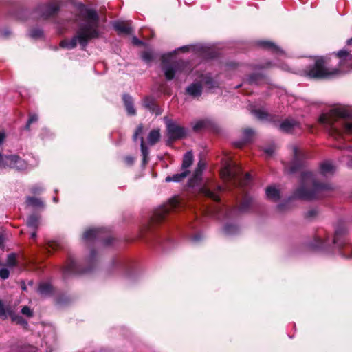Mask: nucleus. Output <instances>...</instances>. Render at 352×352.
Returning a JSON list of instances; mask_svg holds the SVG:
<instances>
[{"label": "nucleus", "instance_id": "61", "mask_svg": "<svg viewBox=\"0 0 352 352\" xmlns=\"http://www.w3.org/2000/svg\"><path fill=\"white\" fill-rule=\"evenodd\" d=\"M347 44L348 45H351L352 44V37L347 41Z\"/></svg>", "mask_w": 352, "mask_h": 352}, {"label": "nucleus", "instance_id": "59", "mask_svg": "<svg viewBox=\"0 0 352 352\" xmlns=\"http://www.w3.org/2000/svg\"><path fill=\"white\" fill-rule=\"evenodd\" d=\"M95 257V252L94 251H91V254H90V261H93L94 258Z\"/></svg>", "mask_w": 352, "mask_h": 352}, {"label": "nucleus", "instance_id": "35", "mask_svg": "<svg viewBox=\"0 0 352 352\" xmlns=\"http://www.w3.org/2000/svg\"><path fill=\"white\" fill-rule=\"evenodd\" d=\"M263 78V75L261 73H256L250 75L247 80L250 84H258Z\"/></svg>", "mask_w": 352, "mask_h": 352}, {"label": "nucleus", "instance_id": "62", "mask_svg": "<svg viewBox=\"0 0 352 352\" xmlns=\"http://www.w3.org/2000/svg\"><path fill=\"white\" fill-rule=\"evenodd\" d=\"M31 237L32 239H34L36 237V232H33L32 234H31Z\"/></svg>", "mask_w": 352, "mask_h": 352}, {"label": "nucleus", "instance_id": "22", "mask_svg": "<svg viewBox=\"0 0 352 352\" xmlns=\"http://www.w3.org/2000/svg\"><path fill=\"white\" fill-rule=\"evenodd\" d=\"M123 101L128 114L130 116L135 115L136 111L134 108L133 101L131 96L128 94H124L123 96Z\"/></svg>", "mask_w": 352, "mask_h": 352}, {"label": "nucleus", "instance_id": "30", "mask_svg": "<svg viewBox=\"0 0 352 352\" xmlns=\"http://www.w3.org/2000/svg\"><path fill=\"white\" fill-rule=\"evenodd\" d=\"M140 142H141V144H140L141 152H142V155L143 157L142 162H143V164H145L147 163V161H148L147 157L149 154V151H148V148L144 144V139L142 137H140Z\"/></svg>", "mask_w": 352, "mask_h": 352}, {"label": "nucleus", "instance_id": "9", "mask_svg": "<svg viewBox=\"0 0 352 352\" xmlns=\"http://www.w3.org/2000/svg\"><path fill=\"white\" fill-rule=\"evenodd\" d=\"M181 205L182 204L177 197H174L170 199L167 204L162 206L160 208L156 210V220L162 221L170 211L177 210L181 206Z\"/></svg>", "mask_w": 352, "mask_h": 352}, {"label": "nucleus", "instance_id": "40", "mask_svg": "<svg viewBox=\"0 0 352 352\" xmlns=\"http://www.w3.org/2000/svg\"><path fill=\"white\" fill-rule=\"evenodd\" d=\"M251 203H252V199L245 197L240 206V210L241 212L246 211L248 209V208L250 207V206L251 205Z\"/></svg>", "mask_w": 352, "mask_h": 352}, {"label": "nucleus", "instance_id": "29", "mask_svg": "<svg viewBox=\"0 0 352 352\" xmlns=\"http://www.w3.org/2000/svg\"><path fill=\"white\" fill-rule=\"evenodd\" d=\"M38 292L43 296H47L52 293V287L48 283H41L38 287Z\"/></svg>", "mask_w": 352, "mask_h": 352}, {"label": "nucleus", "instance_id": "26", "mask_svg": "<svg viewBox=\"0 0 352 352\" xmlns=\"http://www.w3.org/2000/svg\"><path fill=\"white\" fill-rule=\"evenodd\" d=\"M315 243L312 245L314 248H324L329 245V238L323 239L321 236H317L315 239Z\"/></svg>", "mask_w": 352, "mask_h": 352}, {"label": "nucleus", "instance_id": "51", "mask_svg": "<svg viewBox=\"0 0 352 352\" xmlns=\"http://www.w3.org/2000/svg\"><path fill=\"white\" fill-rule=\"evenodd\" d=\"M7 168V162L6 156H3L0 153V169Z\"/></svg>", "mask_w": 352, "mask_h": 352}, {"label": "nucleus", "instance_id": "6", "mask_svg": "<svg viewBox=\"0 0 352 352\" xmlns=\"http://www.w3.org/2000/svg\"><path fill=\"white\" fill-rule=\"evenodd\" d=\"M202 85L210 89L218 86V82L214 80L210 74H201L199 77V82H193L186 87V92L194 98L199 97L202 93Z\"/></svg>", "mask_w": 352, "mask_h": 352}, {"label": "nucleus", "instance_id": "63", "mask_svg": "<svg viewBox=\"0 0 352 352\" xmlns=\"http://www.w3.org/2000/svg\"><path fill=\"white\" fill-rule=\"evenodd\" d=\"M3 241V237L1 235H0V246L2 245Z\"/></svg>", "mask_w": 352, "mask_h": 352}, {"label": "nucleus", "instance_id": "44", "mask_svg": "<svg viewBox=\"0 0 352 352\" xmlns=\"http://www.w3.org/2000/svg\"><path fill=\"white\" fill-rule=\"evenodd\" d=\"M206 125V122L204 120L197 121L193 126L195 131H198L203 129Z\"/></svg>", "mask_w": 352, "mask_h": 352}, {"label": "nucleus", "instance_id": "12", "mask_svg": "<svg viewBox=\"0 0 352 352\" xmlns=\"http://www.w3.org/2000/svg\"><path fill=\"white\" fill-rule=\"evenodd\" d=\"M184 65L182 61L174 62L171 63H166L163 61L162 70L164 73L165 77L168 80L173 79L175 75L182 70Z\"/></svg>", "mask_w": 352, "mask_h": 352}, {"label": "nucleus", "instance_id": "24", "mask_svg": "<svg viewBox=\"0 0 352 352\" xmlns=\"http://www.w3.org/2000/svg\"><path fill=\"white\" fill-rule=\"evenodd\" d=\"M266 196L267 199L273 201H277L280 199V190L275 186H268L266 188Z\"/></svg>", "mask_w": 352, "mask_h": 352}, {"label": "nucleus", "instance_id": "13", "mask_svg": "<svg viewBox=\"0 0 352 352\" xmlns=\"http://www.w3.org/2000/svg\"><path fill=\"white\" fill-rule=\"evenodd\" d=\"M6 160L7 162V168L9 167L19 170L28 168L27 162L18 155H6Z\"/></svg>", "mask_w": 352, "mask_h": 352}, {"label": "nucleus", "instance_id": "3", "mask_svg": "<svg viewBox=\"0 0 352 352\" xmlns=\"http://www.w3.org/2000/svg\"><path fill=\"white\" fill-rule=\"evenodd\" d=\"M333 189L329 183H319L316 175L311 172H304L301 175V185L294 193V197L300 199L311 200L324 195Z\"/></svg>", "mask_w": 352, "mask_h": 352}, {"label": "nucleus", "instance_id": "19", "mask_svg": "<svg viewBox=\"0 0 352 352\" xmlns=\"http://www.w3.org/2000/svg\"><path fill=\"white\" fill-rule=\"evenodd\" d=\"M346 230L344 228H337L336 230L333 243L336 244L338 248L342 247L345 243V241L343 239Z\"/></svg>", "mask_w": 352, "mask_h": 352}, {"label": "nucleus", "instance_id": "42", "mask_svg": "<svg viewBox=\"0 0 352 352\" xmlns=\"http://www.w3.org/2000/svg\"><path fill=\"white\" fill-rule=\"evenodd\" d=\"M142 58L145 62L149 63L153 58V54L152 52L145 51L142 53Z\"/></svg>", "mask_w": 352, "mask_h": 352}, {"label": "nucleus", "instance_id": "14", "mask_svg": "<svg viewBox=\"0 0 352 352\" xmlns=\"http://www.w3.org/2000/svg\"><path fill=\"white\" fill-rule=\"evenodd\" d=\"M279 128L284 133H292L300 129V124L294 119H286L280 123Z\"/></svg>", "mask_w": 352, "mask_h": 352}, {"label": "nucleus", "instance_id": "21", "mask_svg": "<svg viewBox=\"0 0 352 352\" xmlns=\"http://www.w3.org/2000/svg\"><path fill=\"white\" fill-rule=\"evenodd\" d=\"M190 173V171L189 170H182L181 173H176V174H174L173 175L170 176H167L166 178H165V181L166 182H181L182 181H184L186 177L187 176L189 175Z\"/></svg>", "mask_w": 352, "mask_h": 352}, {"label": "nucleus", "instance_id": "38", "mask_svg": "<svg viewBox=\"0 0 352 352\" xmlns=\"http://www.w3.org/2000/svg\"><path fill=\"white\" fill-rule=\"evenodd\" d=\"M44 190V188L41 184H34L30 188V192L34 195H40Z\"/></svg>", "mask_w": 352, "mask_h": 352}, {"label": "nucleus", "instance_id": "31", "mask_svg": "<svg viewBox=\"0 0 352 352\" xmlns=\"http://www.w3.org/2000/svg\"><path fill=\"white\" fill-rule=\"evenodd\" d=\"M27 224L28 227L36 229L39 224V217L34 214L30 215L28 219Z\"/></svg>", "mask_w": 352, "mask_h": 352}, {"label": "nucleus", "instance_id": "28", "mask_svg": "<svg viewBox=\"0 0 352 352\" xmlns=\"http://www.w3.org/2000/svg\"><path fill=\"white\" fill-rule=\"evenodd\" d=\"M160 137V133L159 130H152L148 136V142L150 145H154L156 144Z\"/></svg>", "mask_w": 352, "mask_h": 352}, {"label": "nucleus", "instance_id": "57", "mask_svg": "<svg viewBox=\"0 0 352 352\" xmlns=\"http://www.w3.org/2000/svg\"><path fill=\"white\" fill-rule=\"evenodd\" d=\"M349 248L351 250V254H346L345 252H342V256L345 258H352V246H350Z\"/></svg>", "mask_w": 352, "mask_h": 352}, {"label": "nucleus", "instance_id": "48", "mask_svg": "<svg viewBox=\"0 0 352 352\" xmlns=\"http://www.w3.org/2000/svg\"><path fill=\"white\" fill-rule=\"evenodd\" d=\"M9 270L6 268H1L0 269V277L2 279H6L9 277Z\"/></svg>", "mask_w": 352, "mask_h": 352}, {"label": "nucleus", "instance_id": "2", "mask_svg": "<svg viewBox=\"0 0 352 352\" xmlns=\"http://www.w3.org/2000/svg\"><path fill=\"white\" fill-rule=\"evenodd\" d=\"M329 131V135L336 140L343 138L344 135H352V113L346 108L331 109L322 114L318 119Z\"/></svg>", "mask_w": 352, "mask_h": 352}, {"label": "nucleus", "instance_id": "20", "mask_svg": "<svg viewBox=\"0 0 352 352\" xmlns=\"http://www.w3.org/2000/svg\"><path fill=\"white\" fill-rule=\"evenodd\" d=\"M335 170V167L329 161L322 162L320 166V173L321 175L327 177L328 175H333Z\"/></svg>", "mask_w": 352, "mask_h": 352}, {"label": "nucleus", "instance_id": "52", "mask_svg": "<svg viewBox=\"0 0 352 352\" xmlns=\"http://www.w3.org/2000/svg\"><path fill=\"white\" fill-rule=\"evenodd\" d=\"M203 239V234H201V233H198V234H195L192 238H191V240L195 242V243H197L199 242V241H201V239Z\"/></svg>", "mask_w": 352, "mask_h": 352}, {"label": "nucleus", "instance_id": "58", "mask_svg": "<svg viewBox=\"0 0 352 352\" xmlns=\"http://www.w3.org/2000/svg\"><path fill=\"white\" fill-rule=\"evenodd\" d=\"M346 165L349 168H352V157H351L346 162Z\"/></svg>", "mask_w": 352, "mask_h": 352}, {"label": "nucleus", "instance_id": "53", "mask_svg": "<svg viewBox=\"0 0 352 352\" xmlns=\"http://www.w3.org/2000/svg\"><path fill=\"white\" fill-rule=\"evenodd\" d=\"M124 162L128 165H131L134 162V158L131 156H127L124 158Z\"/></svg>", "mask_w": 352, "mask_h": 352}, {"label": "nucleus", "instance_id": "10", "mask_svg": "<svg viewBox=\"0 0 352 352\" xmlns=\"http://www.w3.org/2000/svg\"><path fill=\"white\" fill-rule=\"evenodd\" d=\"M60 8V3L57 0H54L47 4L39 6L36 12L40 17L47 19L55 14Z\"/></svg>", "mask_w": 352, "mask_h": 352}, {"label": "nucleus", "instance_id": "41", "mask_svg": "<svg viewBox=\"0 0 352 352\" xmlns=\"http://www.w3.org/2000/svg\"><path fill=\"white\" fill-rule=\"evenodd\" d=\"M254 131L251 129H246L243 131V140L245 142H249L251 140L252 137L253 136Z\"/></svg>", "mask_w": 352, "mask_h": 352}, {"label": "nucleus", "instance_id": "64", "mask_svg": "<svg viewBox=\"0 0 352 352\" xmlns=\"http://www.w3.org/2000/svg\"><path fill=\"white\" fill-rule=\"evenodd\" d=\"M53 201H54L55 203H57V202L58 201V198H57V197H54L53 198Z\"/></svg>", "mask_w": 352, "mask_h": 352}, {"label": "nucleus", "instance_id": "1", "mask_svg": "<svg viewBox=\"0 0 352 352\" xmlns=\"http://www.w3.org/2000/svg\"><path fill=\"white\" fill-rule=\"evenodd\" d=\"M80 19L82 22L79 25L76 35L71 39H65L60 42L63 48L73 49L77 43L84 48L89 40L100 36L99 30V16L96 10L87 8L83 4L78 5Z\"/></svg>", "mask_w": 352, "mask_h": 352}, {"label": "nucleus", "instance_id": "34", "mask_svg": "<svg viewBox=\"0 0 352 352\" xmlns=\"http://www.w3.org/2000/svg\"><path fill=\"white\" fill-rule=\"evenodd\" d=\"M238 231L239 228L234 224H227L223 228V232L226 235L235 234Z\"/></svg>", "mask_w": 352, "mask_h": 352}, {"label": "nucleus", "instance_id": "25", "mask_svg": "<svg viewBox=\"0 0 352 352\" xmlns=\"http://www.w3.org/2000/svg\"><path fill=\"white\" fill-rule=\"evenodd\" d=\"M193 162V155L191 151L187 152L183 158L182 170H189V168Z\"/></svg>", "mask_w": 352, "mask_h": 352}, {"label": "nucleus", "instance_id": "11", "mask_svg": "<svg viewBox=\"0 0 352 352\" xmlns=\"http://www.w3.org/2000/svg\"><path fill=\"white\" fill-rule=\"evenodd\" d=\"M109 230L103 228H90L85 232L82 239L86 242L94 240H102L108 234Z\"/></svg>", "mask_w": 352, "mask_h": 352}, {"label": "nucleus", "instance_id": "27", "mask_svg": "<svg viewBox=\"0 0 352 352\" xmlns=\"http://www.w3.org/2000/svg\"><path fill=\"white\" fill-rule=\"evenodd\" d=\"M292 152L294 154V163H300L304 157V153L296 145H294L292 146Z\"/></svg>", "mask_w": 352, "mask_h": 352}, {"label": "nucleus", "instance_id": "49", "mask_svg": "<svg viewBox=\"0 0 352 352\" xmlns=\"http://www.w3.org/2000/svg\"><path fill=\"white\" fill-rule=\"evenodd\" d=\"M275 151L274 146H269L267 148H265L264 151L266 153L267 156H272Z\"/></svg>", "mask_w": 352, "mask_h": 352}, {"label": "nucleus", "instance_id": "8", "mask_svg": "<svg viewBox=\"0 0 352 352\" xmlns=\"http://www.w3.org/2000/svg\"><path fill=\"white\" fill-rule=\"evenodd\" d=\"M165 122L169 140L182 139L186 135L187 130L184 127L168 118H165Z\"/></svg>", "mask_w": 352, "mask_h": 352}, {"label": "nucleus", "instance_id": "55", "mask_svg": "<svg viewBox=\"0 0 352 352\" xmlns=\"http://www.w3.org/2000/svg\"><path fill=\"white\" fill-rule=\"evenodd\" d=\"M317 214V210L316 209L310 210L307 212V216L308 217H312Z\"/></svg>", "mask_w": 352, "mask_h": 352}, {"label": "nucleus", "instance_id": "46", "mask_svg": "<svg viewBox=\"0 0 352 352\" xmlns=\"http://www.w3.org/2000/svg\"><path fill=\"white\" fill-rule=\"evenodd\" d=\"M8 264L10 266H14L16 264V256L14 254H9L8 256Z\"/></svg>", "mask_w": 352, "mask_h": 352}, {"label": "nucleus", "instance_id": "56", "mask_svg": "<svg viewBox=\"0 0 352 352\" xmlns=\"http://www.w3.org/2000/svg\"><path fill=\"white\" fill-rule=\"evenodd\" d=\"M6 138V133L3 131H0V145L3 144Z\"/></svg>", "mask_w": 352, "mask_h": 352}, {"label": "nucleus", "instance_id": "54", "mask_svg": "<svg viewBox=\"0 0 352 352\" xmlns=\"http://www.w3.org/2000/svg\"><path fill=\"white\" fill-rule=\"evenodd\" d=\"M132 43L133 44L135 45H143L144 43L142 41H141L140 40H139L137 37L135 36H133V38H132Z\"/></svg>", "mask_w": 352, "mask_h": 352}, {"label": "nucleus", "instance_id": "47", "mask_svg": "<svg viewBox=\"0 0 352 352\" xmlns=\"http://www.w3.org/2000/svg\"><path fill=\"white\" fill-rule=\"evenodd\" d=\"M143 132V126L142 125H139L136 129V131L133 135V139L135 141L137 140L138 138L142 134Z\"/></svg>", "mask_w": 352, "mask_h": 352}, {"label": "nucleus", "instance_id": "39", "mask_svg": "<svg viewBox=\"0 0 352 352\" xmlns=\"http://www.w3.org/2000/svg\"><path fill=\"white\" fill-rule=\"evenodd\" d=\"M12 311L6 309L3 302L0 300V318H6L8 316H11Z\"/></svg>", "mask_w": 352, "mask_h": 352}, {"label": "nucleus", "instance_id": "17", "mask_svg": "<svg viewBox=\"0 0 352 352\" xmlns=\"http://www.w3.org/2000/svg\"><path fill=\"white\" fill-rule=\"evenodd\" d=\"M113 27L119 33L129 34L132 32V28L130 25V21H116L113 22Z\"/></svg>", "mask_w": 352, "mask_h": 352}, {"label": "nucleus", "instance_id": "18", "mask_svg": "<svg viewBox=\"0 0 352 352\" xmlns=\"http://www.w3.org/2000/svg\"><path fill=\"white\" fill-rule=\"evenodd\" d=\"M25 203L27 206L32 207L35 209H43L45 208V203L43 201L36 197H26Z\"/></svg>", "mask_w": 352, "mask_h": 352}, {"label": "nucleus", "instance_id": "33", "mask_svg": "<svg viewBox=\"0 0 352 352\" xmlns=\"http://www.w3.org/2000/svg\"><path fill=\"white\" fill-rule=\"evenodd\" d=\"M252 113L260 120H268L270 116L265 111L262 109L254 110Z\"/></svg>", "mask_w": 352, "mask_h": 352}, {"label": "nucleus", "instance_id": "16", "mask_svg": "<svg viewBox=\"0 0 352 352\" xmlns=\"http://www.w3.org/2000/svg\"><path fill=\"white\" fill-rule=\"evenodd\" d=\"M205 162L202 160H200L197 164V168L193 172L192 177L188 181L189 186H195L200 182L201 179L202 173L205 168Z\"/></svg>", "mask_w": 352, "mask_h": 352}, {"label": "nucleus", "instance_id": "37", "mask_svg": "<svg viewBox=\"0 0 352 352\" xmlns=\"http://www.w3.org/2000/svg\"><path fill=\"white\" fill-rule=\"evenodd\" d=\"M29 36L32 38H39L43 36V31L39 28H34L30 30Z\"/></svg>", "mask_w": 352, "mask_h": 352}, {"label": "nucleus", "instance_id": "4", "mask_svg": "<svg viewBox=\"0 0 352 352\" xmlns=\"http://www.w3.org/2000/svg\"><path fill=\"white\" fill-rule=\"evenodd\" d=\"M336 56L340 59V69L326 68L324 58L318 57L315 61L314 66L309 70L308 76L313 78H327L345 72L346 70L344 69V65L347 64L348 60H351L349 54L345 50H341L336 54Z\"/></svg>", "mask_w": 352, "mask_h": 352}, {"label": "nucleus", "instance_id": "45", "mask_svg": "<svg viewBox=\"0 0 352 352\" xmlns=\"http://www.w3.org/2000/svg\"><path fill=\"white\" fill-rule=\"evenodd\" d=\"M37 120H38V116H37V115H36V114H32V115H30V118H29V120H28V121L27 125H26V126H25V128H26L27 129H29L30 125L32 123H33V122H36V121H37Z\"/></svg>", "mask_w": 352, "mask_h": 352}, {"label": "nucleus", "instance_id": "15", "mask_svg": "<svg viewBox=\"0 0 352 352\" xmlns=\"http://www.w3.org/2000/svg\"><path fill=\"white\" fill-rule=\"evenodd\" d=\"M85 272L78 268V263L73 258H70L63 270L65 277Z\"/></svg>", "mask_w": 352, "mask_h": 352}, {"label": "nucleus", "instance_id": "7", "mask_svg": "<svg viewBox=\"0 0 352 352\" xmlns=\"http://www.w3.org/2000/svg\"><path fill=\"white\" fill-rule=\"evenodd\" d=\"M178 51L186 52L192 51L197 54L199 56L207 58H212L215 57L216 54L213 52V49L208 45H204L201 44L193 45H185L176 50L173 53H176Z\"/></svg>", "mask_w": 352, "mask_h": 352}, {"label": "nucleus", "instance_id": "43", "mask_svg": "<svg viewBox=\"0 0 352 352\" xmlns=\"http://www.w3.org/2000/svg\"><path fill=\"white\" fill-rule=\"evenodd\" d=\"M10 316L12 317V320L15 321L18 324H25V325L28 324L27 322L21 316H14L12 314V311L11 312Z\"/></svg>", "mask_w": 352, "mask_h": 352}, {"label": "nucleus", "instance_id": "50", "mask_svg": "<svg viewBox=\"0 0 352 352\" xmlns=\"http://www.w3.org/2000/svg\"><path fill=\"white\" fill-rule=\"evenodd\" d=\"M21 313L24 315H26L28 316H32V310L30 309V307H28V306H24L22 309H21Z\"/></svg>", "mask_w": 352, "mask_h": 352}, {"label": "nucleus", "instance_id": "32", "mask_svg": "<svg viewBox=\"0 0 352 352\" xmlns=\"http://www.w3.org/2000/svg\"><path fill=\"white\" fill-rule=\"evenodd\" d=\"M143 105L145 108L150 111H154L155 109V100L151 96H146L143 100Z\"/></svg>", "mask_w": 352, "mask_h": 352}, {"label": "nucleus", "instance_id": "5", "mask_svg": "<svg viewBox=\"0 0 352 352\" xmlns=\"http://www.w3.org/2000/svg\"><path fill=\"white\" fill-rule=\"evenodd\" d=\"M221 177L225 182H231L234 186H245L251 181V175L249 173L242 177L239 168H234L230 165L226 166L221 170Z\"/></svg>", "mask_w": 352, "mask_h": 352}, {"label": "nucleus", "instance_id": "60", "mask_svg": "<svg viewBox=\"0 0 352 352\" xmlns=\"http://www.w3.org/2000/svg\"><path fill=\"white\" fill-rule=\"evenodd\" d=\"M9 34H10V32H9L8 30H5V31H3V35L4 36H6H6H8Z\"/></svg>", "mask_w": 352, "mask_h": 352}, {"label": "nucleus", "instance_id": "23", "mask_svg": "<svg viewBox=\"0 0 352 352\" xmlns=\"http://www.w3.org/2000/svg\"><path fill=\"white\" fill-rule=\"evenodd\" d=\"M261 47L271 50L272 52L277 54H283L284 52L274 43L270 41H261L258 43Z\"/></svg>", "mask_w": 352, "mask_h": 352}, {"label": "nucleus", "instance_id": "36", "mask_svg": "<svg viewBox=\"0 0 352 352\" xmlns=\"http://www.w3.org/2000/svg\"><path fill=\"white\" fill-rule=\"evenodd\" d=\"M203 192L205 196L213 199L214 201H219L220 199L219 196L210 189L204 188Z\"/></svg>", "mask_w": 352, "mask_h": 352}]
</instances>
